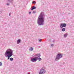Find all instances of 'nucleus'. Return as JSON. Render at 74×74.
Returning <instances> with one entry per match:
<instances>
[{"instance_id":"7","label":"nucleus","mask_w":74,"mask_h":74,"mask_svg":"<svg viewBox=\"0 0 74 74\" xmlns=\"http://www.w3.org/2000/svg\"><path fill=\"white\" fill-rule=\"evenodd\" d=\"M34 57L36 56V57H38V58H40L41 56V55L40 54H37L34 55Z\"/></svg>"},{"instance_id":"6","label":"nucleus","mask_w":74,"mask_h":74,"mask_svg":"<svg viewBox=\"0 0 74 74\" xmlns=\"http://www.w3.org/2000/svg\"><path fill=\"white\" fill-rule=\"evenodd\" d=\"M31 60L32 62H35L37 61V57H35V58H32L31 59Z\"/></svg>"},{"instance_id":"5","label":"nucleus","mask_w":74,"mask_h":74,"mask_svg":"<svg viewBox=\"0 0 74 74\" xmlns=\"http://www.w3.org/2000/svg\"><path fill=\"white\" fill-rule=\"evenodd\" d=\"M46 71L44 69H41L40 71L39 72V74H44L45 72Z\"/></svg>"},{"instance_id":"11","label":"nucleus","mask_w":74,"mask_h":74,"mask_svg":"<svg viewBox=\"0 0 74 74\" xmlns=\"http://www.w3.org/2000/svg\"><path fill=\"white\" fill-rule=\"evenodd\" d=\"M36 58L37 59V60H39V61H41V60H42V59L40 58H38V57H36Z\"/></svg>"},{"instance_id":"26","label":"nucleus","mask_w":74,"mask_h":74,"mask_svg":"<svg viewBox=\"0 0 74 74\" xmlns=\"http://www.w3.org/2000/svg\"><path fill=\"white\" fill-rule=\"evenodd\" d=\"M53 42H54V40H53Z\"/></svg>"},{"instance_id":"13","label":"nucleus","mask_w":74,"mask_h":74,"mask_svg":"<svg viewBox=\"0 0 74 74\" xmlns=\"http://www.w3.org/2000/svg\"><path fill=\"white\" fill-rule=\"evenodd\" d=\"M62 32H64L66 30V28H62Z\"/></svg>"},{"instance_id":"1","label":"nucleus","mask_w":74,"mask_h":74,"mask_svg":"<svg viewBox=\"0 0 74 74\" xmlns=\"http://www.w3.org/2000/svg\"><path fill=\"white\" fill-rule=\"evenodd\" d=\"M45 16L44 12H42L40 13L37 20V23L39 26H43L44 25Z\"/></svg>"},{"instance_id":"20","label":"nucleus","mask_w":74,"mask_h":74,"mask_svg":"<svg viewBox=\"0 0 74 74\" xmlns=\"http://www.w3.org/2000/svg\"><path fill=\"white\" fill-rule=\"evenodd\" d=\"M32 14V12H29V15H30V14Z\"/></svg>"},{"instance_id":"18","label":"nucleus","mask_w":74,"mask_h":74,"mask_svg":"<svg viewBox=\"0 0 74 74\" xmlns=\"http://www.w3.org/2000/svg\"><path fill=\"white\" fill-rule=\"evenodd\" d=\"M7 5H10V3H7Z\"/></svg>"},{"instance_id":"16","label":"nucleus","mask_w":74,"mask_h":74,"mask_svg":"<svg viewBox=\"0 0 74 74\" xmlns=\"http://www.w3.org/2000/svg\"><path fill=\"white\" fill-rule=\"evenodd\" d=\"M14 60V59L13 58H10V61H12Z\"/></svg>"},{"instance_id":"27","label":"nucleus","mask_w":74,"mask_h":74,"mask_svg":"<svg viewBox=\"0 0 74 74\" xmlns=\"http://www.w3.org/2000/svg\"><path fill=\"white\" fill-rule=\"evenodd\" d=\"M50 41V40H49V41Z\"/></svg>"},{"instance_id":"21","label":"nucleus","mask_w":74,"mask_h":74,"mask_svg":"<svg viewBox=\"0 0 74 74\" xmlns=\"http://www.w3.org/2000/svg\"><path fill=\"white\" fill-rule=\"evenodd\" d=\"M51 47H53V44H51Z\"/></svg>"},{"instance_id":"15","label":"nucleus","mask_w":74,"mask_h":74,"mask_svg":"<svg viewBox=\"0 0 74 74\" xmlns=\"http://www.w3.org/2000/svg\"><path fill=\"white\" fill-rule=\"evenodd\" d=\"M32 3L34 4H36V2L35 1H32Z\"/></svg>"},{"instance_id":"14","label":"nucleus","mask_w":74,"mask_h":74,"mask_svg":"<svg viewBox=\"0 0 74 74\" xmlns=\"http://www.w3.org/2000/svg\"><path fill=\"white\" fill-rule=\"evenodd\" d=\"M68 34H67V33H66L64 35V37L65 38H66L67 37V36Z\"/></svg>"},{"instance_id":"2","label":"nucleus","mask_w":74,"mask_h":74,"mask_svg":"<svg viewBox=\"0 0 74 74\" xmlns=\"http://www.w3.org/2000/svg\"><path fill=\"white\" fill-rule=\"evenodd\" d=\"M13 50L9 49L7 50L5 53V55L6 58H8L7 60H9L12 56L13 55Z\"/></svg>"},{"instance_id":"23","label":"nucleus","mask_w":74,"mask_h":74,"mask_svg":"<svg viewBox=\"0 0 74 74\" xmlns=\"http://www.w3.org/2000/svg\"><path fill=\"white\" fill-rule=\"evenodd\" d=\"M9 16H11V14L10 13L9 14Z\"/></svg>"},{"instance_id":"22","label":"nucleus","mask_w":74,"mask_h":74,"mask_svg":"<svg viewBox=\"0 0 74 74\" xmlns=\"http://www.w3.org/2000/svg\"><path fill=\"white\" fill-rule=\"evenodd\" d=\"M39 41L40 42H41V41H42V40L41 39H39Z\"/></svg>"},{"instance_id":"9","label":"nucleus","mask_w":74,"mask_h":74,"mask_svg":"<svg viewBox=\"0 0 74 74\" xmlns=\"http://www.w3.org/2000/svg\"><path fill=\"white\" fill-rule=\"evenodd\" d=\"M29 51H33V48L32 47H31L29 49Z\"/></svg>"},{"instance_id":"19","label":"nucleus","mask_w":74,"mask_h":74,"mask_svg":"<svg viewBox=\"0 0 74 74\" xmlns=\"http://www.w3.org/2000/svg\"><path fill=\"white\" fill-rule=\"evenodd\" d=\"M35 13H36V11H33V12H32L33 14H35Z\"/></svg>"},{"instance_id":"12","label":"nucleus","mask_w":74,"mask_h":74,"mask_svg":"<svg viewBox=\"0 0 74 74\" xmlns=\"http://www.w3.org/2000/svg\"><path fill=\"white\" fill-rule=\"evenodd\" d=\"M36 7L34 6L31 9V10L32 11H33V10H34V9H36Z\"/></svg>"},{"instance_id":"25","label":"nucleus","mask_w":74,"mask_h":74,"mask_svg":"<svg viewBox=\"0 0 74 74\" xmlns=\"http://www.w3.org/2000/svg\"><path fill=\"white\" fill-rule=\"evenodd\" d=\"M69 14H70V13H69Z\"/></svg>"},{"instance_id":"24","label":"nucleus","mask_w":74,"mask_h":74,"mask_svg":"<svg viewBox=\"0 0 74 74\" xmlns=\"http://www.w3.org/2000/svg\"><path fill=\"white\" fill-rule=\"evenodd\" d=\"M27 74H30L29 73H28Z\"/></svg>"},{"instance_id":"17","label":"nucleus","mask_w":74,"mask_h":74,"mask_svg":"<svg viewBox=\"0 0 74 74\" xmlns=\"http://www.w3.org/2000/svg\"><path fill=\"white\" fill-rule=\"evenodd\" d=\"M2 65V63L1 62H0V66H1Z\"/></svg>"},{"instance_id":"3","label":"nucleus","mask_w":74,"mask_h":74,"mask_svg":"<svg viewBox=\"0 0 74 74\" xmlns=\"http://www.w3.org/2000/svg\"><path fill=\"white\" fill-rule=\"evenodd\" d=\"M63 57V55L61 53H58L56 56L55 60L56 61H58V60H59L60 59V58H62Z\"/></svg>"},{"instance_id":"4","label":"nucleus","mask_w":74,"mask_h":74,"mask_svg":"<svg viewBox=\"0 0 74 74\" xmlns=\"http://www.w3.org/2000/svg\"><path fill=\"white\" fill-rule=\"evenodd\" d=\"M66 26L67 25H66V24L65 23H61L60 25V27L61 28V29H62L63 27H66Z\"/></svg>"},{"instance_id":"8","label":"nucleus","mask_w":74,"mask_h":74,"mask_svg":"<svg viewBox=\"0 0 74 74\" xmlns=\"http://www.w3.org/2000/svg\"><path fill=\"white\" fill-rule=\"evenodd\" d=\"M21 40L20 39H18L17 41V44H19L20 42H21Z\"/></svg>"},{"instance_id":"10","label":"nucleus","mask_w":74,"mask_h":74,"mask_svg":"<svg viewBox=\"0 0 74 74\" xmlns=\"http://www.w3.org/2000/svg\"><path fill=\"white\" fill-rule=\"evenodd\" d=\"M13 0H8V1L10 3H13Z\"/></svg>"}]
</instances>
